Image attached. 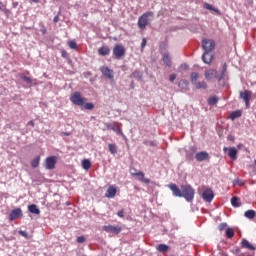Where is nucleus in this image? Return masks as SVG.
<instances>
[{
    "mask_svg": "<svg viewBox=\"0 0 256 256\" xmlns=\"http://www.w3.org/2000/svg\"><path fill=\"white\" fill-rule=\"evenodd\" d=\"M237 147L238 149H241V147H243V144H238Z\"/></svg>",
    "mask_w": 256,
    "mask_h": 256,
    "instance_id": "680f3d73",
    "label": "nucleus"
},
{
    "mask_svg": "<svg viewBox=\"0 0 256 256\" xmlns=\"http://www.w3.org/2000/svg\"><path fill=\"white\" fill-rule=\"evenodd\" d=\"M68 47L70 49H77V42H75L73 40L68 41Z\"/></svg>",
    "mask_w": 256,
    "mask_h": 256,
    "instance_id": "4c0bfd02",
    "label": "nucleus"
},
{
    "mask_svg": "<svg viewBox=\"0 0 256 256\" xmlns=\"http://www.w3.org/2000/svg\"><path fill=\"white\" fill-rule=\"evenodd\" d=\"M199 79V73L197 72H192L190 74V81L192 83V85H195L197 83V80Z\"/></svg>",
    "mask_w": 256,
    "mask_h": 256,
    "instance_id": "c85d7f7f",
    "label": "nucleus"
},
{
    "mask_svg": "<svg viewBox=\"0 0 256 256\" xmlns=\"http://www.w3.org/2000/svg\"><path fill=\"white\" fill-rule=\"evenodd\" d=\"M67 51H65V50H62L61 51V56L64 58V59H67Z\"/></svg>",
    "mask_w": 256,
    "mask_h": 256,
    "instance_id": "09e8293b",
    "label": "nucleus"
},
{
    "mask_svg": "<svg viewBox=\"0 0 256 256\" xmlns=\"http://www.w3.org/2000/svg\"><path fill=\"white\" fill-rule=\"evenodd\" d=\"M131 77L134 79H143V74H141V71L135 70L132 74Z\"/></svg>",
    "mask_w": 256,
    "mask_h": 256,
    "instance_id": "c9c22d12",
    "label": "nucleus"
},
{
    "mask_svg": "<svg viewBox=\"0 0 256 256\" xmlns=\"http://www.w3.org/2000/svg\"><path fill=\"white\" fill-rule=\"evenodd\" d=\"M53 21H54L55 23H59V14H57V15L54 17Z\"/></svg>",
    "mask_w": 256,
    "mask_h": 256,
    "instance_id": "5fc2aeb1",
    "label": "nucleus"
},
{
    "mask_svg": "<svg viewBox=\"0 0 256 256\" xmlns=\"http://www.w3.org/2000/svg\"><path fill=\"white\" fill-rule=\"evenodd\" d=\"M241 115H243V111H241V110H236V111H233V112L229 115V119H231V121H235V119H239V117H241Z\"/></svg>",
    "mask_w": 256,
    "mask_h": 256,
    "instance_id": "412c9836",
    "label": "nucleus"
},
{
    "mask_svg": "<svg viewBox=\"0 0 256 256\" xmlns=\"http://www.w3.org/2000/svg\"><path fill=\"white\" fill-rule=\"evenodd\" d=\"M111 53V49H109V46H102L98 49V55H101V57H105Z\"/></svg>",
    "mask_w": 256,
    "mask_h": 256,
    "instance_id": "6ab92c4d",
    "label": "nucleus"
},
{
    "mask_svg": "<svg viewBox=\"0 0 256 256\" xmlns=\"http://www.w3.org/2000/svg\"><path fill=\"white\" fill-rule=\"evenodd\" d=\"M245 217L247 219H255V215H256V212L255 210H247L245 213H244Z\"/></svg>",
    "mask_w": 256,
    "mask_h": 256,
    "instance_id": "473e14b6",
    "label": "nucleus"
},
{
    "mask_svg": "<svg viewBox=\"0 0 256 256\" xmlns=\"http://www.w3.org/2000/svg\"><path fill=\"white\" fill-rule=\"evenodd\" d=\"M231 205L232 207H241V199H239L237 196L232 197Z\"/></svg>",
    "mask_w": 256,
    "mask_h": 256,
    "instance_id": "a878e982",
    "label": "nucleus"
},
{
    "mask_svg": "<svg viewBox=\"0 0 256 256\" xmlns=\"http://www.w3.org/2000/svg\"><path fill=\"white\" fill-rule=\"evenodd\" d=\"M234 253L239 254V253H241V250H240L239 248H237V249L234 251Z\"/></svg>",
    "mask_w": 256,
    "mask_h": 256,
    "instance_id": "bf43d9fd",
    "label": "nucleus"
},
{
    "mask_svg": "<svg viewBox=\"0 0 256 256\" xmlns=\"http://www.w3.org/2000/svg\"><path fill=\"white\" fill-rule=\"evenodd\" d=\"M181 191H182V197L186 199L188 202L193 201L195 199V190L191 185H182L181 186Z\"/></svg>",
    "mask_w": 256,
    "mask_h": 256,
    "instance_id": "f03ea898",
    "label": "nucleus"
},
{
    "mask_svg": "<svg viewBox=\"0 0 256 256\" xmlns=\"http://www.w3.org/2000/svg\"><path fill=\"white\" fill-rule=\"evenodd\" d=\"M147 45V40L145 38L142 39L141 47H145Z\"/></svg>",
    "mask_w": 256,
    "mask_h": 256,
    "instance_id": "603ef678",
    "label": "nucleus"
},
{
    "mask_svg": "<svg viewBox=\"0 0 256 256\" xmlns=\"http://www.w3.org/2000/svg\"><path fill=\"white\" fill-rule=\"evenodd\" d=\"M254 165L256 166V159L254 160Z\"/></svg>",
    "mask_w": 256,
    "mask_h": 256,
    "instance_id": "e2e57ef3",
    "label": "nucleus"
},
{
    "mask_svg": "<svg viewBox=\"0 0 256 256\" xmlns=\"http://www.w3.org/2000/svg\"><path fill=\"white\" fill-rule=\"evenodd\" d=\"M226 237L228 239H233V237H235V231H233L232 228H227L226 229Z\"/></svg>",
    "mask_w": 256,
    "mask_h": 256,
    "instance_id": "e433bc0d",
    "label": "nucleus"
},
{
    "mask_svg": "<svg viewBox=\"0 0 256 256\" xmlns=\"http://www.w3.org/2000/svg\"><path fill=\"white\" fill-rule=\"evenodd\" d=\"M113 55L115 59H121L122 57H125V46L116 44L113 48Z\"/></svg>",
    "mask_w": 256,
    "mask_h": 256,
    "instance_id": "39448f33",
    "label": "nucleus"
},
{
    "mask_svg": "<svg viewBox=\"0 0 256 256\" xmlns=\"http://www.w3.org/2000/svg\"><path fill=\"white\" fill-rule=\"evenodd\" d=\"M153 17H155V14L151 11L143 13L138 18V27H139V29H146L147 25H149V23H151V21L153 20Z\"/></svg>",
    "mask_w": 256,
    "mask_h": 256,
    "instance_id": "f257e3e1",
    "label": "nucleus"
},
{
    "mask_svg": "<svg viewBox=\"0 0 256 256\" xmlns=\"http://www.w3.org/2000/svg\"><path fill=\"white\" fill-rule=\"evenodd\" d=\"M55 165H57V157L50 156L45 160V168L48 170L55 169Z\"/></svg>",
    "mask_w": 256,
    "mask_h": 256,
    "instance_id": "9b49d317",
    "label": "nucleus"
},
{
    "mask_svg": "<svg viewBox=\"0 0 256 256\" xmlns=\"http://www.w3.org/2000/svg\"><path fill=\"white\" fill-rule=\"evenodd\" d=\"M115 133H118V135H121V128H116V131H115Z\"/></svg>",
    "mask_w": 256,
    "mask_h": 256,
    "instance_id": "13d9d810",
    "label": "nucleus"
},
{
    "mask_svg": "<svg viewBox=\"0 0 256 256\" xmlns=\"http://www.w3.org/2000/svg\"><path fill=\"white\" fill-rule=\"evenodd\" d=\"M132 177H137L138 181H141V183H145L146 185H149L151 183V180L149 178H145V173L139 171V172H131Z\"/></svg>",
    "mask_w": 256,
    "mask_h": 256,
    "instance_id": "f8f14e48",
    "label": "nucleus"
},
{
    "mask_svg": "<svg viewBox=\"0 0 256 256\" xmlns=\"http://www.w3.org/2000/svg\"><path fill=\"white\" fill-rule=\"evenodd\" d=\"M195 89H207V82L205 81H199L193 84Z\"/></svg>",
    "mask_w": 256,
    "mask_h": 256,
    "instance_id": "bb28decb",
    "label": "nucleus"
},
{
    "mask_svg": "<svg viewBox=\"0 0 256 256\" xmlns=\"http://www.w3.org/2000/svg\"><path fill=\"white\" fill-rule=\"evenodd\" d=\"M195 159L199 163H201L203 161H207L209 159V153H207L206 151L198 152L195 155Z\"/></svg>",
    "mask_w": 256,
    "mask_h": 256,
    "instance_id": "dca6fc26",
    "label": "nucleus"
},
{
    "mask_svg": "<svg viewBox=\"0 0 256 256\" xmlns=\"http://www.w3.org/2000/svg\"><path fill=\"white\" fill-rule=\"evenodd\" d=\"M224 153H227L228 151V157H230V159H232L233 161L237 160V150L235 149V147H224L223 148Z\"/></svg>",
    "mask_w": 256,
    "mask_h": 256,
    "instance_id": "2eb2a0df",
    "label": "nucleus"
},
{
    "mask_svg": "<svg viewBox=\"0 0 256 256\" xmlns=\"http://www.w3.org/2000/svg\"><path fill=\"white\" fill-rule=\"evenodd\" d=\"M60 135H64L65 137H69L71 135L70 132H61Z\"/></svg>",
    "mask_w": 256,
    "mask_h": 256,
    "instance_id": "6e6d98bb",
    "label": "nucleus"
},
{
    "mask_svg": "<svg viewBox=\"0 0 256 256\" xmlns=\"http://www.w3.org/2000/svg\"><path fill=\"white\" fill-rule=\"evenodd\" d=\"M28 125H31L32 127H35V122H33V120L28 122Z\"/></svg>",
    "mask_w": 256,
    "mask_h": 256,
    "instance_id": "4d7b16f0",
    "label": "nucleus"
},
{
    "mask_svg": "<svg viewBox=\"0 0 256 256\" xmlns=\"http://www.w3.org/2000/svg\"><path fill=\"white\" fill-rule=\"evenodd\" d=\"M157 250L160 253H167V251H169V246L166 245V244H159L158 247H157Z\"/></svg>",
    "mask_w": 256,
    "mask_h": 256,
    "instance_id": "2f4dec72",
    "label": "nucleus"
},
{
    "mask_svg": "<svg viewBox=\"0 0 256 256\" xmlns=\"http://www.w3.org/2000/svg\"><path fill=\"white\" fill-rule=\"evenodd\" d=\"M202 49L204 53H211L213 49H215V41L211 39H203L202 40Z\"/></svg>",
    "mask_w": 256,
    "mask_h": 256,
    "instance_id": "20e7f679",
    "label": "nucleus"
},
{
    "mask_svg": "<svg viewBox=\"0 0 256 256\" xmlns=\"http://www.w3.org/2000/svg\"><path fill=\"white\" fill-rule=\"evenodd\" d=\"M203 7H204V9H207L208 11H213L214 13H216V15H221V11H219V9L213 7V5H211L209 3H205Z\"/></svg>",
    "mask_w": 256,
    "mask_h": 256,
    "instance_id": "5701e85b",
    "label": "nucleus"
},
{
    "mask_svg": "<svg viewBox=\"0 0 256 256\" xmlns=\"http://www.w3.org/2000/svg\"><path fill=\"white\" fill-rule=\"evenodd\" d=\"M7 6H5V4H3L2 1H0V11H2L3 9H5Z\"/></svg>",
    "mask_w": 256,
    "mask_h": 256,
    "instance_id": "864d4df0",
    "label": "nucleus"
},
{
    "mask_svg": "<svg viewBox=\"0 0 256 256\" xmlns=\"http://www.w3.org/2000/svg\"><path fill=\"white\" fill-rule=\"evenodd\" d=\"M82 167H83V169H85V171H89V169H91V160L83 159L82 160Z\"/></svg>",
    "mask_w": 256,
    "mask_h": 256,
    "instance_id": "cd10ccee",
    "label": "nucleus"
},
{
    "mask_svg": "<svg viewBox=\"0 0 256 256\" xmlns=\"http://www.w3.org/2000/svg\"><path fill=\"white\" fill-rule=\"evenodd\" d=\"M107 128L110 129L111 131H117V128H115V126H113V125H111V124H109V125L107 126Z\"/></svg>",
    "mask_w": 256,
    "mask_h": 256,
    "instance_id": "8fccbe9b",
    "label": "nucleus"
},
{
    "mask_svg": "<svg viewBox=\"0 0 256 256\" xmlns=\"http://www.w3.org/2000/svg\"><path fill=\"white\" fill-rule=\"evenodd\" d=\"M227 75V63H224L222 66V72L221 75L217 77V81H223L225 79V76Z\"/></svg>",
    "mask_w": 256,
    "mask_h": 256,
    "instance_id": "393cba45",
    "label": "nucleus"
},
{
    "mask_svg": "<svg viewBox=\"0 0 256 256\" xmlns=\"http://www.w3.org/2000/svg\"><path fill=\"white\" fill-rule=\"evenodd\" d=\"M175 79H177V75H176V74H171V75L169 76V81H170L171 83H173V81H175Z\"/></svg>",
    "mask_w": 256,
    "mask_h": 256,
    "instance_id": "49530a36",
    "label": "nucleus"
},
{
    "mask_svg": "<svg viewBox=\"0 0 256 256\" xmlns=\"http://www.w3.org/2000/svg\"><path fill=\"white\" fill-rule=\"evenodd\" d=\"M31 3H39V0H30Z\"/></svg>",
    "mask_w": 256,
    "mask_h": 256,
    "instance_id": "052dcab7",
    "label": "nucleus"
},
{
    "mask_svg": "<svg viewBox=\"0 0 256 256\" xmlns=\"http://www.w3.org/2000/svg\"><path fill=\"white\" fill-rule=\"evenodd\" d=\"M252 95H253V92H251L250 90H245L240 92V99H243V101L245 102L246 109H249L250 107V101H251Z\"/></svg>",
    "mask_w": 256,
    "mask_h": 256,
    "instance_id": "423d86ee",
    "label": "nucleus"
},
{
    "mask_svg": "<svg viewBox=\"0 0 256 256\" xmlns=\"http://www.w3.org/2000/svg\"><path fill=\"white\" fill-rule=\"evenodd\" d=\"M2 11L4 12V15H6L7 17L11 15V10L7 9V6Z\"/></svg>",
    "mask_w": 256,
    "mask_h": 256,
    "instance_id": "c03bdc74",
    "label": "nucleus"
},
{
    "mask_svg": "<svg viewBox=\"0 0 256 256\" xmlns=\"http://www.w3.org/2000/svg\"><path fill=\"white\" fill-rule=\"evenodd\" d=\"M108 150L111 155H117V145L116 144H108Z\"/></svg>",
    "mask_w": 256,
    "mask_h": 256,
    "instance_id": "72a5a7b5",
    "label": "nucleus"
},
{
    "mask_svg": "<svg viewBox=\"0 0 256 256\" xmlns=\"http://www.w3.org/2000/svg\"><path fill=\"white\" fill-rule=\"evenodd\" d=\"M86 239H85V236H79L77 238V243H85Z\"/></svg>",
    "mask_w": 256,
    "mask_h": 256,
    "instance_id": "a18cd8bd",
    "label": "nucleus"
},
{
    "mask_svg": "<svg viewBox=\"0 0 256 256\" xmlns=\"http://www.w3.org/2000/svg\"><path fill=\"white\" fill-rule=\"evenodd\" d=\"M202 199L206 203H211V201L215 199V194L213 193V190L211 188H206L202 193Z\"/></svg>",
    "mask_w": 256,
    "mask_h": 256,
    "instance_id": "6e6552de",
    "label": "nucleus"
},
{
    "mask_svg": "<svg viewBox=\"0 0 256 256\" xmlns=\"http://www.w3.org/2000/svg\"><path fill=\"white\" fill-rule=\"evenodd\" d=\"M84 107H85V109H87L88 111H91L92 109L95 108V105H93V103L88 102V103H84Z\"/></svg>",
    "mask_w": 256,
    "mask_h": 256,
    "instance_id": "58836bf2",
    "label": "nucleus"
},
{
    "mask_svg": "<svg viewBox=\"0 0 256 256\" xmlns=\"http://www.w3.org/2000/svg\"><path fill=\"white\" fill-rule=\"evenodd\" d=\"M117 215H118V217L123 218V217H125V212L123 210H120V211H118Z\"/></svg>",
    "mask_w": 256,
    "mask_h": 256,
    "instance_id": "de8ad7c7",
    "label": "nucleus"
},
{
    "mask_svg": "<svg viewBox=\"0 0 256 256\" xmlns=\"http://www.w3.org/2000/svg\"><path fill=\"white\" fill-rule=\"evenodd\" d=\"M19 217H23V211L21 208H15L9 215V221H15V219H19Z\"/></svg>",
    "mask_w": 256,
    "mask_h": 256,
    "instance_id": "4468645a",
    "label": "nucleus"
},
{
    "mask_svg": "<svg viewBox=\"0 0 256 256\" xmlns=\"http://www.w3.org/2000/svg\"><path fill=\"white\" fill-rule=\"evenodd\" d=\"M204 77L206 81H212V79H217V77H219V75H217V69L210 68L205 70Z\"/></svg>",
    "mask_w": 256,
    "mask_h": 256,
    "instance_id": "1a4fd4ad",
    "label": "nucleus"
},
{
    "mask_svg": "<svg viewBox=\"0 0 256 256\" xmlns=\"http://www.w3.org/2000/svg\"><path fill=\"white\" fill-rule=\"evenodd\" d=\"M23 81H25V83L31 84L33 83V80H31V78H29L28 76H22Z\"/></svg>",
    "mask_w": 256,
    "mask_h": 256,
    "instance_id": "37998d69",
    "label": "nucleus"
},
{
    "mask_svg": "<svg viewBox=\"0 0 256 256\" xmlns=\"http://www.w3.org/2000/svg\"><path fill=\"white\" fill-rule=\"evenodd\" d=\"M12 7L13 9H17V7H19V2H13Z\"/></svg>",
    "mask_w": 256,
    "mask_h": 256,
    "instance_id": "3c124183",
    "label": "nucleus"
},
{
    "mask_svg": "<svg viewBox=\"0 0 256 256\" xmlns=\"http://www.w3.org/2000/svg\"><path fill=\"white\" fill-rule=\"evenodd\" d=\"M178 87L181 88V91H189V81L187 80H181L178 83Z\"/></svg>",
    "mask_w": 256,
    "mask_h": 256,
    "instance_id": "b1692460",
    "label": "nucleus"
},
{
    "mask_svg": "<svg viewBox=\"0 0 256 256\" xmlns=\"http://www.w3.org/2000/svg\"><path fill=\"white\" fill-rule=\"evenodd\" d=\"M168 189L172 191L174 197H183V190L179 189V186L175 183H171L168 185Z\"/></svg>",
    "mask_w": 256,
    "mask_h": 256,
    "instance_id": "ddd939ff",
    "label": "nucleus"
},
{
    "mask_svg": "<svg viewBox=\"0 0 256 256\" xmlns=\"http://www.w3.org/2000/svg\"><path fill=\"white\" fill-rule=\"evenodd\" d=\"M100 71L102 73V75H104V77H106L107 79H114L115 75H114V71L113 69H110L109 66H102L100 68Z\"/></svg>",
    "mask_w": 256,
    "mask_h": 256,
    "instance_id": "9d476101",
    "label": "nucleus"
},
{
    "mask_svg": "<svg viewBox=\"0 0 256 256\" xmlns=\"http://www.w3.org/2000/svg\"><path fill=\"white\" fill-rule=\"evenodd\" d=\"M242 249H249L250 251H255V246H253L247 239L241 241Z\"/></svg>",
    "mask_w": 256,
    "mask_h": 256,
    "instance_id": "aec40b11",
    "label": "nucleus"
},
{
    "mask_svg": "<svg viewBox=\"0 0 256 256\" xmlns=\"http://www.w3.org/2000/svg\"><path fill=\"white\" fill-rule=\"evenodd\" d=\"M218 101H219V98H217V96H211L208 98L207 103L208 105L213 106V105H217Z\"/></svg>",
    "mask_w": 256,
    "mask_h": 256,
    "instance_id": "c756f323",
    "label": "nucleus"
},
{
    "mask_svg": "<svg viewBox=\"0 0 256 256\" xmlns=\"http://www.w3.org/2000/svg\"><path fill=\"white\" fill-rule=\"evenodd\" d=\"M41 161V156H37L36 158H34L31 161V167H33V169H37V167H39V162Z\"/></svg>",
    "mask_w": 256,
    "mask_h": 256,
    "instance_id": "7c9ffc66",
    "label": "nucleus"
},
{
    "mask_svg": "<svg viewBox=\"0 0 256 256\" xmlns=\"http://www.w3.org/2000/svg\"><path fill=\"white\" fill-rule=\"evenodd\" d=\"M28 211L30 213H32L33 215H40V213H41V210H39V208H37V205H35V204L29 205Z\"/></svg>",
    "mask_w": 256,
    "mask_h": 256,
    "instance_id": "4be33fe9",
    "label": "nucleus"
},
{
    "mask_svg": "<svg viewBox=\"0 0 256 256\" xmlns=\"http://www.w3.org/2000/svg\"><path fill=\"white\" fill-rule=\"evenodd\" d=\"M18 233H19V235H21L25 239H29V234H27V232H25L23 230H19Z\"/></svg>",
    "mask_w": 256,
    "mask_h": 256,
    "instance_id": "a19ab883",
    "label": "nucleus"
},
{
    "mask_svg": "<svg viewBox=\"0 0 256 256\" xmlns=\"http://www.w3.org/2000/svg\"><path fill=\"white\" fill-rule=\"evenodd\" d=\"M115 195H117V188L110 186L106 191L105 197H107L108 199H113Z\"/></svg>",
    "mask_w": 256,
    "mask_h": 256,
    "instance_id": "a211bd4d",
    "label": "nucleus"
},
{
    "mask_svg": "<svg viewBox=\"0 0 256 256\" xmlns=\"http://www.w3.org/2000/svg\"><path fill=\"white\" fill-rule=\"evenodd\" d=\"M225 229H227V223L223 222L218 225L219 231H225Z\"/></svg>",
    "mask_w": 256,
    "mask_h": 256,
    "instance_id": "ea45409f",
    "label": "nucleus"
},
{
    "mask_svg": "<svg viewBox=\"0 0 256 256\" xmlns=\"http://www.w3.org/2000/svg\"><path fill=\"white\" fill-rule=\"evenodd\" d=\"M70 101L71 103H73L74 105H77L78 107H81L83 105H85V102L87 101V98H83L81 96L80 92H74L71 97H70Z\"/></svg>",
    "mask_w": 256,
    "mask_h": 256,
    "instance_id": "7ed1b4c3",
    "label": "nucleus"
},
{
    "mask_svg": "<svg viewBox=\"0 0 256 256\" xmlns=\"http://www.w3.org/2000/svg\"><path fill=\"white\" fill-rule=\"evenodd\" d=\"M103 231H105L106 233H113L114 235H119V233H121V231H123V228H121V226L116 225H105L102 227Z\"/></svg>",
    "mask_w": 256,
    "mask_h": 256,
    "instance_id": "0eeeda50",
    "label": "nucleus"
},
{
    "mask_svg": "<svg viewBox=\"0 0 256 256\" xmlns=\"http://www.w3.org/2000/svg\"><path fill=\"white\" fill-rule=\"evenodd\" d=\"M202 61L206 65H211V63H213V54H211V52H204L202 55Z\"/></svg>",
    "mask_w": 256,
    "mask_h": 256,
    "instance_id": "f3484780",
    "label": "nucleus"
},
{
    "mask_svg": "<svg viewBox=\"0 0 256 256\" xmlns=\"http://www.w3.org/2000/svg\"><path fill=\"white\" fill-rule=\"evenodd\" d=\"M163 62L165 63V65H167V67H171V57H169V54L165 53L163 56Z\"/></svg>",
    "mask_w": 256,
    "mask_h": 256,
    "instance_id": "f704fd0d",
    "label": "nucleus"
},
{
    "mask_svg": "<svg viewBox=\"0 0 256 256\" xmlns=\"http://www.w3.org/2000/svg\"><path fill=\"white\" fill-rule=\"evenodd\" d=\"M187 69H189V65L187 64H181L179 67V71H187Z\"/></svg>",
    "mask_w": 256,
    "mask_h": 256,
    "instance_id": "79ce46f5",
    "label": "nucleus"
}]
</instances>
